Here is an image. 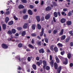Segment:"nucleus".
<instances>
[{
    "label": "nucleus",
    "instance_id": "24",
    "mask_svg": "<svg viewBox=\"0 0 73 73\" xmlns=\"http://www.w3.org/2000/svg\"><path fill=\"white\" fill-rule=\"evenodd\" d=\"M28 46L29 48H31V49H32L33 50L34 49V46L32 45L29 44L28 45Z\"/></svg>",
    "mask_w": 73,
    "mask_h": 73
},
{
    "label": "nucleus",
    "instance_id": "48",
    "mask_svg": "<svg viewBox=\"0 0 73 73\" xmlns=\"http://www.w3.org/2000/svg\"><path fill=\"white\" fill-rule=\"evenodd\" d=\"M17 58L19 60V61H21V60H20V56H17Z\"/></svg>",
    "mask_w": 73,
    "mask_h": 73
},
{
    "label": "nucleus",
    "instance_id": "44",
    "mask_svg": "<svg viewBox=\"0 0 73 73\" xmlns=\"http://www.w3.org/2000/svg\"><path fill=\"white\" fill-rule=\"evenodd\" d=\"M72 14V13H71V11H69V12L68 13V16H70Z\"/></svg>",
    "mask_w": 73,
    "mask_h": 73
},
{
    "label": "nucleus",
    "instance_id": "2",
    "mask_svg": "<svg viewBox=\"0 0 73 73\" xmlns=\"http://www.w3.org/2000/svg\"><path fill=\"white\" fill-rule=\"evenodd\" d=\"M41 32H40V37H42L44 35V28H42L41 30Z\"/></svg>",
    "mask_w": 73,
    "mask_h": 73
},
{
    "label": "nucleus",
    "instance_id": "62",
    "mask_svg": "<svg viewBox=\"0 0 73 73\" xmlns=\"http://www.w3.org/2000/svg\"><path fill=\"white\" fill-rule=\"evenodd\" d=\"M64 53H65V52L64 51L61 52V55H63Z\"/></svg>",
    "mask_w": 73,
    "mask_h": 73
},
{
    "label": "nucleus",
    "instance_id": "8",
    "mask_svg": "<svg viewBox=\"0 0 73 73\" xmlns=\"http://www.w3.org/2000/svg\"><path fill=\"white\" fill-rule=\"evenodd\" d=\"M36 43L37 44V45H38V46H41V41H36Z\"/></svg>",
    "mask_w": 73,
    "mask_h": 73
},
{
    "label": "nucleus",
    "instance_id": "56",
    "mask_svg": "<svg viewBox=\"0 0 73 73\" xmlns=\"http://www.w3.org/2000/svg\"><path fill=\"white\" fill-rule=\"evenodd\" d=\"M36 61H39V60H40V58H39V57L38 56H37L36 58Z\"/></svg>",
    "mask_w": 73,
    "mask_h": 73
},
{
    "label": "nucleus",
    "instance_id": "13",
    "mask_svg": "<svg viewBox=\"0 0 73 73\" xmlns=\"http://www.w3.org/2000/svg\"><path fill=\"white\" fill-rule=\"evenodd\" d=\"M18 8L19 9H23L24 8V6L22 5H20L18 6Z\"/></svg>",
    "mask_w": 73,
    "mask_h": 73
},
{
    "label": "nucleus",
    "instance_id": "12",
    "mask_svg": "<svg viewBox=\"0 0 73 73\" xmlns=\"http://www.w3.org/2000/svg\"><path fill=\"white\" fill-rule=\"evenodd\" d=\"M61 67L60 66H59L58 67V68L57 69V72L58 73H60V72H61Z\"/></svg>",
    "mask_w": 73,
    "mask_h": 73
},
{
    "label": "nucleus",
    "instance_id": "54",
    "mask_svg": "<svg viewBox=\"0 0 73 73\" xmlns=\"http://www.w3.org/2000/svg\"><path fill=\"white\" fill-rule=\"evenodd\" d=\"M14 19L15 20H18V18L16 17V16H14Z\"/></svg>",
    "mask_w": 73,
    "mask_h": 73
},
{
    "label": "nucleus",
    "instance_id": "34",
    "mask_svg": "<svg viewBox=\"0 0 73 73\" xmlns=\"http://www.w3.org/2000/svg\"><path fill=\"white\" fill-rule=\"evenodd\" d=\"M54 15L55 17H57L58 16V14L56 12H54Z\"/></svg>",
    "mask_w": 73,
    "mask_h": 73
},
{
    "label": "nucleus",
    "instance_id": "39",
    "mask_svg": "<svg viewBox=\"0 0 73 73\" xmlns=\"http://www.w3.org/2000/svg\"><path fill=\"white\" fill-rule=\"evenodd\" d=\"M21 1L23 3H24V4H25L27 2V0H21Z\"/></svg>",
    "mask_w": 73,
    "mask_h": 73
},
{
    "label": "nucleus",
    "instance_id": "30",
    "mask_svg": "<svg viewBox=\"0 0 73 73\" xmlns=\"http://www.w3.org/2000/svg\"><path fill=\"white\" fill-rule=\"evenodd\" d=\"M54 51L55 52H58V48H57V47L55 46L54 47Z\"/></svg>",
    "mask_w": 73,
    "mask_h": 73
},
{
    "label": "nucleus",
    "instance_id": "63",
    "mask_svg": "<svg viewBox=\"0 0 73 73\" xmlns=\"http://www.w3.org/2000/svg\"><path fill=\"white\" fill-rule=\"evenodd\" d=\"M50 61H52V56L51 55L50 56Z\"/></svg>",
    "mask_w": 73,
    "mask_h": 73
},
{
    "label": "nucleus",
    "instance_id": "17",
    "mask_svg": "<svg viewBox=\"0 0 73 73\" xmlns=\"http://www.w3.org/2000/svg\"><path fill=\"white\" fill-rule=\"evenodd\" d=\"M28 15H24L23 17V19L24 20H26L28 19Z\"/></svg>",
    "mask_w": 73,
    "mask_h": 73
},
{
    "label": "nucleus",
    "instance_id": "38",
    "mask_svg": "<svg viewBox=\"0 0 73 73\" xmlns=\"http://www.w3.org/2000/svg\"><path fill=\"white\" fill-rule=\"evenodd\" d=\"M67 57L69 59H70L71 57V54L70 53H68L67 54Z\"/></svg>",
    "mask_w": 73,
    "mask_h": 73
},
{
    "label": "nucleus",
    "instance_id": "64",
    "mask_svg": "<svg viewBox=\"0 0 73 73\" xmlns=\"http://www.w3.org/2000/svg\"><path fill=\"white\" fill-rule=\"evenodd\" d=\"M34 42H35L34 39H32V40H31V43L32 44H34Z\"/></svg>",
    "mask_w": 73,
    "mask_h": 73
},
{
    "label": "nucleus",
    "instance_id": "26",
    "mask_svg": "<svg viewBox=\"0 0 73 73\" xmlns=\"http://www.w3.org/2000/svg\"><path fill=\"white\" fill-rule=\"evenodd\" d=\"M31 28H32V29L33 30H35V29H36V25L35 24H33L32 25Z\"/></svg>",
    "mask_w": 73,
    "mask_h": 73
},
{
    "label": "nucleus",
    "instance_id": "1",
    "mask_svg": "<svg viewBox=\"0 0 73 73\" xmlns=\"http://www.w3.org/2000/svg\"><path fill=\"white\" fill-rule=\"evenodd\" d=\"M1 47L5 49H7L8 48V46L4 43H3L1 44Z\"/></svg>",
    "mask_w": 73,
    "mask_h": 73
},
{
    "label": "nucleus",
    "instance_id": "51",
    "mask_svg": "<svg viewBox=\"0 0 73 73\" xmlns=\"http://www.w3.org/2000/svg\"><path fill=\"white\" fill-rule=\"evenodd\" d=\"M58 16L59 17H60V16H61V13L60 12V11H58L57 13Z\"/></svg>",
    "mask_w": 73,
    "mask_h": 73
},
{
    "label": "nucleus",
    "instance_id": "21",
    "mask_svg": "<svg viewBox=\"0 0 73 73\" xmlns=\"http://www.w3.org/2000/svg\"><path fill=\"white\" fill-rule=\"evenodd\" d=\"M66 23L67 25H72V23L71 21H68L66 22Z\"/></svg>",
    "mask_w": 73,
    "mask_h": 73
},
{
    "label": "nucleus",
    "instance_id": "43",
    "mask_svg": "<svg viewBox=\"0 0 73 73\" xmlns=\"http://www.w3.org/2000/svg\"><path fill=\"white\" fill-rule=\"evenodd\" d=\"M23 46V44L22 43H19L18 44V46L19 48H21L22 47V46Z\"/></svg>",
    "mask_w": 73,
    "mask_h": 73
},
{
    "label": "nucleus",
    "instance_id": "41",
    "mask_svg": "<svg viewBox=\"0 0 73 73\" xmlns=\"http://www.w3.org/2000/svg\"><path fill=\"white\" fill-rule=\"evenodd\" d=\"M54 62V61L52 60L50 62V64H51V66H53V63Z\"/></svg>",
    "mask_w": 73,
    "mask_h": 73
},
{
    "label": "nucleus",
    "instance_id": "40",
    "mask_svg": "<svg viewBox=\"0 0 73 73\" xmlns=\"http://www.w3.org/2000/svg\"><path fill=\"white\" fill-rule=\"evenodd\" d=\"M57 45L59 47H62L63 45L62 44H61L60 43H58L57 44Z\"/></svg>",
    "mask_w": 73,
    "mask_h": 73
},
{
    "label": "nucleus",
    "instance_id": "11",
    "mask_svg": "<svg viewBox=\"0 0 73 73\" xmlns=\"http://www.w3.org/2000/svg\"><path fill=\"white\" fill-rule=\"evenodd\" d=\"M66 21V19L64 18H62L60 20V22L61 23H65Z\"/></svg>",
    "mask_w": 73,
    "mask_h": 73
},
{
    "label": "nucleus",
    "instance_id": "23",
    "mask_svg": "<svg viewBox=\"0 0 73 73\" xmlns=\"http://www.w3.org/2000/svg\"><path fill=\"white\" fill-rule=\"evenodd\" d=\"M64 33V29H62L61 30L60 33L59 34V36H62L63 34V33Z\"/></svg>",
    "mask_w": 73,
    "mask_h": 73
},
{
    "label": "nucleus",
    "instance_id": "37",
    "mask_svg": "<svg viewBox=\"0 0 73 73\" xmlns=\"http://www.w3.org/2000/svg\"><path fill=\"white\" fill-rule=\"evenodd\" d=\"M44 40L46 43H48V41H49V39L48 38H45Z\"/></svg>",
    "mask_w": 73,
    "mask_h": 73
},
{
    "label": "nucleus",
    "instance_id": "52",
    "mask_svg": "<svg viewBox=\"0 0 73 73\" xmlns=\"http://www.w3.org/2000/svg\"><path fill=\"white\" fill-rule=\"evenodd\" d=\"M44 16L42 17L41 18V21H44Z\"/></svg>",
    "mask_w": 73,
    "mask_h": 73
},
{
    "label": "nucleus",
    "instance_id": "14",
    "mask_svg": "<svg viewBox=\"0 0 73 73\" xmlns=\"http://www.w3.org/2000/svg\"><path fill=\"white\" fill-rule=\"evenodd\" d=\"M54 68L55 69H58V65H57V64L56 62H55L54 63Z\"/></svg>",
    "mask_w": 73,
    "mask_h": 73
},
{
    "label": "nucleus",
    "instance_id": "22",
    "mask_svg": "<svg viewBox=\"0 0 73 73\" xmlns=\"http://www.w3.org/2000/svg\"><path fill=\"white\" fill-rule=\"evenodd\" d=\"M66 38V36L63 35L61 36V40H64Z\"/></svg>",
    "mask_w": 73,
    "mask_h": 73
},
{
    "label": "nucleus",
    "instance_id": "10",
    "mask_svg": "<svg viewBox=\"0 0 73 73\" xmlns=\"http://www.w3.org/2000/svg\"><path fill=\"white\" fill-rule=\"evenodd\" d=\"M28 13L30 15H33V12L31 9H29L28 11Z\"/></svg>",
    "mask_w": 73,
    "mask_h": 73
},
{
    "label": "nucleus",
    "instance_id": "55",
    "mask_svg": "<svg viewBox=\"0 0 73 73\" xmlns=\"http://www.w3.org/2000/svg\"><path fill=\"white\" fill-rule=\"evenodd\" d=\"M27 60L28 61H29V62H30L31 60V58L29 57H28Z\"/></svg>",
    "mask_w": 73,
    "mask_h": 73
},
{
    "label": "nucleus",
    "instance_id": "16",
    "mask_svg": "<svg viewBox=\"0 0 73 73\" xmlns=\"http://www.w3.org/2000/svg\"><path fill=\"white\" fill-rule=\"evenodd\" d=\"M7 28V26L5 24H3L2 25V28L3 30H5Z\"/></svg>",
    "mask_w": 73,
    "mask_h": 73
},
{
    "label": "nucleus",
    "instance_id": "27",
    "mask_svg": "<svg viewBox=\"0 0 73 73\" xmlns=\"http://www.w3.org/2000/svg\"><path fill=\"white\" fill-rule=\"evenodd\" d=\"M53 47H54V45H51L50 46V48L52 51H53L54 49L53 48Z\"/></svg>",
    "mask_w": 73,
    "mask_h": 73
},
{
    "label": "nucleus",
    "instance_id": "31",
    "mask_svg": "<svg viewBox=\"0 0 73 73\" xmlns=\"http://www.w3.org/2000/svg\"><path fill=\"white\" fill-rule=\"evenodd\" d=\"M37 26L38 29L39 30H40V29H41V26H40V24H37Z\"/></svg>",
    "mask_w": 73,
    "mask_h": 73
},
{
    "label": "nucleus",
    "instance_id": "6",
    "mask_svg": "<svg viewBox=\"0 0 73 73\" xmlns=\"http://www.w3.org/2000/svg\"><path fill=\"white\" fill-rule=\"evenodd\" d=\"M28 24L27 23H25L24 25L23 28V29H27L28 28Z\"/></svg>",
    "mask_w": 73,
    "mask_h": 73
},
{
    "label": "nucleus",
    "instance_id": "29",
    "mask_svg": "<svg viewBox=\"0 0 73 73\" xmlns=\"http://www.w3.org/2000/svg\"><path fill=\"white\" fill-rule=\"evenodd\" d=\"M52 3L54 7H57V3H56V2L52 1Z\"/></svg>",
    "mask_w": 73,
    "mask_h": 73
},
{
    "label": "nucleus",
    "instance_id": "3",
    "mask_svg": "<svg viewBox=\"0 0 73 73\" xmlns=\"http://www.w3.org/2000/svg\"><path fill=\"white\" fill-rule=\"evenodd\" d=\"M50 14L48 13L45 16V19L46 20H48L50 19Z\"/></svg>",
    "mask_w": 73,
    "mask_h": 73
},
{
    "label": "nucleus",
    "instance_id": "7",
    "mask_svg": "<svg viewBox=\"0 0 73 73\" xmlns=\"http://www.w3.org/2000/svg\"><path fill=\"white\" fill-rule=\"evenodd\" d=\"M39 52L40 53H44L45 52L44 49L42 48L39 50Z\"/></svg>",
    "mask_w": 73,
    "mask_h": 73
},
{
    "label": "nucleus",
    "instance_id": "20",
    "mask_svg": "<svg viewBox=\"0 0 73 73\" xmlns=\"http://www.w3.org/2000/svg\"><path fill=\"white\" fill-rule=\"evenodd\" d=\"M9 18L8 17H6L5 19V22L6 24L8 23V21H9Z\"/></svg>",
    "mask_w": 73,
    "mask_h": 73
},
{
    "label": "nucleus",
    "instance_id": "53",
    "mask_svg": "<svg viewBox=\"0 0 73 73\" xmlns=\"http://www.w3.org/2000/svg\"><path fill=\"white\" fill-rule=\"evenodd\" d=\"M36 64H37L38 66H40V65H41V64L38 61L37 62H36Z\"/></svg>",
    "mask_w": 73,
    "mask_h": 73
},
{
    "label": "nucleus",
    "instance_id": "25",
    "mask_svg": "<svg viewBox=\"0 0 73 73\" xmlns=\"http://www.w3.org/2000/svg\"><path fill=\"white\" fill-rule=\"evenodd\" d=\"M55 59L56 61V62L57 63H58L60 62V60H59V59L57 57H55Z\"/></svg>",
    "mask_w": 73,
    "mask_h": 73
},
{
    "label": "nucleus",
    "instance_id": "19",
    "mask_svg": "<svg viewBox=\"0 0 73 73\" xmlns=\"http://www.w3.org/2000/svg\"><path fill=\"white\" fill-rule=\"evenodd\" d=\"M13 21L12 20L11 21L8 23V25H12L13 24Z\"/></svg>",
    "mask_w": 73,
    "mask_h": 73
},
{
    "label": "nucleus",
    "instance_id": "50",
    "mask_svg": "<svg viewBox=\"0 0 73 73\" xmlns=\"http://www.w3.org/2000/svg\"><path fill=\"white\" fill-rule=\"evenodd\" d=\"M58 31L57 30H54L53 31V33L54 34H56L57 33Z\"/></svg>",
    "mask_w": 73,
    "mask_h": 73
},
{
    "label": "nucleus",
    "instance_id": "58",
    "mask_svg": "<svg viewBox=\"0 0 73 73\" xmlns=\"http://www.w3.org/2000/svg\"><path fill=\"white\" fill-rule=\"evenodd\" d=\"M70 67H73V64L72 63H71L70 64Z\"/></svg>",
    "mask_w": 73,
    "mask_h": 73
},
{
    "label": "nucleus",
    "instance_id": "35",
    "mask_svg": "<svg viewBox=\"0 0 73 73\" xmlns=\"http://www.w3.org/2000/svg\"><path fill=\"white\" fill-rule=\"evenodd\" d=\"M27 9H23L22 10L23 13H24V14H25V13H26L27 12Z\"/></svg>",
    "mask_w": 73,
    "mask_h": 73
},
{
    "label": "nucleus",
    "instance_id": "5",
    "mask_svg": "<svg viewBox=\"0 0 73 73\" xmlns=\"http://www.w3.org/2000/svg\"><path fill=\"white\" fill-rule=\"evenodd\" d=\"M36 19L37 21L38 22H40L41 21V19H40V17L39 16H37L36 17Z\"/></svg>",
    "mask_w": 73,
    "mask_h": 73
},
{
    "label": "nucleus",
    "instance_id": "18",
    "mask_svg": "<svg viewBox=\"0 0 73 73\" xmlns=\"http://www.w3.org/2000/svg\"><path fill=\"white\" fill-rule=\"evenodd\" d=\"M46 11H50L51 9H52V7L48 6L46 9Z\"/></svg>",
    "mask_w": 73,
    "mask_h": 73
},
{
    "label": "nucleus",
    "instance_id": "32",
    "mask_svg": "<svg viewBox=\"0 0 73 73\" xmlns=\"http://www.w3.org/2000/svg\"><path fill=\"white\" fill-rule=\"evenodd\" d=\"M26 35V32L25 31H23L22 33V36H24Z\"/></svg>",
    "mask_w": 73,
    "mask_h": 73
},
{
    "label": "nucleus",
    "instance_id": "57",
    "mask_svg": "<svg viewBox=\"0 0 73 73\" xmlns=\"http://www.w3.org/2000/svg\"><path fill=\"white\" fill-rule=\"evenodd\" d=\"M70 46H73V43L72 42H71L70 43Z\"/></svg>",
    "mask_w": 73,
    "mask_h": 73
},
{
    "label": "nucleus",
    "instance_id": "9",
    "mask_svg": "<svg viewBox=\"0 0 73 73\" xmlns=\"http://www.w3.org/2000/svg\"><path fill=\"white\" fill-rule=\"evenodd\" d=\"M65 61H64L63 62V64H64V65H66L68 64V58H66L65 60Z\"/></svg>",
    "mask_w": 73,
    "mask_h": 73
},
{
    "label": "nucleus",
    "instance_id": "59",
    "mask_svg": "<svg viewBox=\"0 0 73 73\" xmlns=\"http://www.w3.org/2000/svg\"><path fill=\"white\" fill-rule=\"evenodd\" d=\"M9 11H7L6 12V15H8L9 14Z\"/></svg>",
    "mask_w": 73,
    "mask_h": 73
},
{
    "label": "nucleus",
    "instance_id": "15",
    "mask_svg": "<svg viewBox=\"0 0 73 73\" xmlns=\"http://www.w3.org/2000/svg\"><path fill=\"white\" fill-rule=\"evenodd\" d=\"M32 67L34 70H36L37 69V66L35 64L32 65Z\"/></svg>",
    "mask_w": 73,
    "mask_h": 73
},
{
    "label": "nucleus",
    "instance_id": "36",
    "mask_svg": "<svg viewBox=\"0 0 73 73\" xmlns=\"http://www.w3.org/2000/svg\"><path fill=\"white\" fill-rule=\"evenodd\" d=\"M11 32H12V33L15 34L16 33V30L15 29H13L11 30Z\"/></svg>",
    "mask_w": 73,
    "mask_h": 73
},
{
    "label": "nucleus",
    "instance_id": "46",
    "mask_svg": "<svg viewBox=\"0 0 73 73\" xmlns=\"http://www.w3.org/2000/svg\"><path fill=\"white\" fill-rule=\"evenodd\" d=\"M46 70H49L50 69V67L49 66H47L46 67Z\"/></svg>",
    "mask_w": 73,
    "mask_h": 73
},
{
    "label": "nucleus",
    "instance_id": "28",
    "mask_svg": "<svg viewBox=\"0 0 73 73\" xmlns=\"http://www.w3.org/2000/svg\"><path fill=\"white\" fill-rule=\"evenodd\" d=\"M13 37H11V38H8V40L9 41H11V40H12V41H15V40L14 39L13 40Z\"/></svg>",
    "mask_w": 73,
    "mask_h": 73
},
{
    "label": "nucleus",
    "instance_id": "33",
    "mask_svg": "<svg viewBox=\"0 0 73 73\" xmlns=\"http://www.w3.org/2000/svg\"><path fill=\"white\" fill-rule=\"evenodd\" d=\"M69 40H70V38H69L68 37L66 39H65V42L67 43V42H69Z\"/></svg>",
    "mask_w": 73,
    "mask_h": 73
},
{
    "label": "nucleus",
    "instance_id": "61",
    "mask_svg": "<svg viewBox=\"0 0 73 73\" xmlns=\"http://www.w3.org/2000/svg\"><path fill=\"white\" fill-rule=\"evenodd\" d=\"M63 11L64 12H66V11H68V9L66 8L64 9H63Z\"/></svg>",
    "mask_w": 73,
    "mask_h": 73
},
{
    "label": "nucleus",
    "instance_id": "47",
    "mask_svg": "<svg viewBox=\"0 0 73 73\" xmlns=\"http://www.w3.org/2000/svg\"><path fill=\"white\" fill-rule=\"evenodd\" d=\"M30 8L31 9H33L34 8V6L33 5H30Z\"/></svg>",
    "mask_w": 73,
    "mask_h": 73
},
{
    "label": "nucleus",
    "instance_id": "45",
    "mask_svg": "<svg viewBox=\"0 0 73 73\" xmlns=\"http://www.w3.org/2000/svg\"><path fill=\"white\" fill-rule=\"evenodd\" d=\"M36 34L35 33H32L31 34V36L33 37H36Z\"/></svg>",
    "mask_w": 73,
    "mask_h": 73
},
{
    "label": "nucleus",
    "instance_id": "60",
    "mask_svg": "<svg viewBox=\"0 0 73 73\" xmlns=\"http://www.w3.org/2000/svg\"><path fill=\"white\" fill-rule=\"evenodd\" d=\"M39 62L40 64H42V60H40Z\"/></svg>",
    "mask_w": 73,
    "mask_h": 73
},
{
    "label": "nucleus",
    "instance_id": "49",
    "mask_svg": "<svg viewBox=\"0 0 73 73\" xmlns=\"http://www.w3.org/2000/svg\"><path fill=\"white\" fill-rule=\"evenodd\" d=\"M17 29L18 31H21L22 29V28L21 27H18Z\"/></svg>",
    "mask_w": 73,
    "mask_h": 73
},
{
    "label": "nucleus",
    "instance_id": "42",
    "mask_svg": "<svg viewBox=\"0 0 73 73\" xmlns=\"http://www.w3.org/2000/svg\"><path fill=\"white\" fill-rule=\"evenodd\" d=\"M8 34H9V35H12V31H11V30H9L8 31Z\"/></svg>",
    "mask_w": 73,
    "mask_h": 73
},
{
    "label": "nucleus",
    "instance_id": "4",
    "mask_svg": "<svg viewBox=\"0 0 73 73\" xmlns=\"http://www.w3.org/2000/svg\"><path fill=\"white\" fill-rule=\"evenodd\" d=\"M43 63L44 65L43 68L44 69H45V67H46V62L45 60H43Z\"/></svg>",
    "mask_w": 73,
    "mask_h": 73
}]
</instances>
